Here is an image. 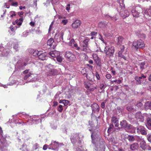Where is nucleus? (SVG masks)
Masks as SVG:
<instances>
[{
	"instance_id": "f257e3e1",
	"label": "nucleus",
	"mask_w": 151,
	"mask_h": 151,
	"mask_svg": "<svg viewBox=\"0 0 151 151\" xmlns=\"http://www.w3.org/2000/svg\"><path fill=\"white\" fill-rule=\"evenodd\" d=\"M18 115L24 119L22 121L23 124H24L29 125H32L33 124H37L39 123H41L42 120L46 116L44 114L29 116L23 112L19 113Z\"/></svg>"
},
{
	"instance_id": "f03ea898",
	"label": "nucleus",
	"mask_w": 151,
	"mask_h": 151,
	"mask_svg": "<svg viewBox=\"0 0 151 151\" xmlns=\"http://www.w3.org/2000/svg\"><path fill=\"white\" fill-rule=\"evenodd\" d=\"M13 60L17 63L15 65V69L14 72L18 73L21 70L24 69V67L28 64L29 59L24 58L17 56L14 57Z\"/></svg>"
},
{
	"instance_id": "7ed1b4c3",
	"label": "nucleus",
	"mask_w": 151,
	"mask_h": 151,
	"mask_svg": "<svg viewBox=\"0 0 151 151\" xmlns=\"http://www.w3.org/2000/svg\"><path fill=\"white\" fill-rule=\"evenodd\" d=\"M71 142L73 144L75 151H82L81 139L79 137L78 133H74L70 137Z\"/></svg>"
},
{
	"instance_id": "20e7f679",
	"label": "nucleus",
	"mask_w": 151,
	"mask_h": 151,
	"mask_svg": "<svg viewBox=\"0 0 151 151\" xmlns=\"http://www.w3.org/2000/svg\"><path fill=\"white\" fill-rule=\"evenodd\" d=\"M124 0H118L120 5V7L121 8L120 10L119 9L118 11L119 12L120 15L123 17V18H125L129 16L130 13L127 10H124L125 9L124 5L123 4Z\"/></svg>"
},
{
	"instance_id": "39448f33",
	"label": "nucleus",
	"mask_w": 151,
	"mask_h": 151,
	"mask_svg": "<svg viewBox=\"0 0 151 151\" xmlns=\"http://www.w3.org/2000/svg\"><path fill=\"white\" fill-rule=\"evenodd\" d=\"M10 45V43H7L5 47L2 44L0 45V57H7L10 55L11 52L9 49L11 47V46H9Z\"/></svg>"
},
{
	"instance_id": "423d86ee",
	"label": "nucleus",
	"mask_w": 151,
	"mask_h": 151,
	"mask_svg": "<svg viewBox=\"0 0 151 151\" xmlns=\"http://www.w3.org/2000/svg\"><path fill=\"white\" fill-rule=\"evenodd\" d=\"M134 17H138L141 13L144 14L143 9L139 6H131L128 8Z\"/></svg>"
},
{
	"instance_id": "0eeeda50",
	"label": "nucleus",
	"mask_w": 151,
	"mask_h": 151,
	"mask_svg": "<svg viewBox=\"0 0 151 151\" xmlns=\"http://www.w3.org/2000/svg\"><path fill=\"white\" fill-rule=\"evenodd\" d=\"M98 133H92L91 135V142L94 144L100 142L101 140L102 141H104V140L101 137V136Z\"/></svg>"
},
{
	"instance_id": "6e6552de",
	"label": "nucleus",
	"mask_w": 151,
	"mask_h": 151,
	"mask_svg": "<svg viewBox=\"0 0 151 151\" xmlns=\"http://www.w3.org/2000/svg\"><path fill=\"white\" fill-rule=\"evenodd\" d=\"M37 74L29 73L24 76V79L27 80L26 83L33 82L37 80Z\"/></svg>"
},
{
	"instance_id": "1a4fd4ad",
	"label": "nucleus",
	"mask_w": 151,
	"mask_h": 151,
	"mask_svg": "<svg viewBox=\"0 0 151 151\" xmlns=\"http://www.w3.org/2000/svg\"><path fill=\"white\" fill-rule=\"evenodd\" d=\"M104 51L107 56H112L114 53V47L111 45L107 46L106 44L104 47Z\"/></svg>"
},
{
	"instance_id": "9d476101",
	"label": "nucleus",
	"mask_w": 151,
	"mask_h": 151,
	"mask_svg": "<svg viewBox=\"0 0 151 151\" xmlns=\"http://www.w3.org/2000/svg\"><path fill=\"white\" fill-rule=\"evenodd\" d=\"M3 133H0V151H7L6 148L4 149H2L8 145L5 139L6 137L3 136Z\"/></svg>"
},
{
	"instance_id": "9b49d317",
	"label": "nucleus",
	"mask_w": 151,
	"mask_h": 151,
	"mask_svg": "<svg viewBox=\"0 0 151 151\" xmlns=\"http://www.w3.org/2000/svg\"><path fill=\"white\" fill-rule=\"evenodd\" d=\"M94 145L93 149L95 151H104L105 147L104 145V141L102 140L100 142L93 144Z\"/></svg>"
},
{
	"instance_id": "f8f14e48",
	"label": "nucleus",
	"mask_w": 151,
	"mask_h": 151,
	"mask_svg": "<svg viewBox=\"0 0 151 151\" xmlns=\"http://www.w3.org/2000/svg\"><path fill=\"white\" fill-rule=\"evenodd\" d=\"M135 117L137 122H143L146 118V114H142L140 111H138L135 114Z\"/></svg>"
},
{
	"instance_id": "ddd939ff",
	"label": "nucleus",
	"mask_w": 151,
	"mask_h": 151,
	"mask_svg": "<svg viewBox=\"0 0 151 151\" xmlns=\"http://www.w3.org/2000/svg\"><path fill=\"white\" fill-rule=\"evenodd\" d=\"M119 47L120 50H119L118 52V56L123 58L125 60H127V57L128 55L127 53V51L124 53L125 49L124 46L123 45H121Z\"/></svg>"
},
{
	"instance_id": "4468645a",
	"label": "nucleus",
	"mask_w": 151,
	"mask_h": 151,
	"mask_svg": "<svg viewBox=\"0 0 151 151\" xmlns=\"http://www.w3.org/2000/svg\"><path fill=\"white\" fill-rule=\"evenodd\" d=\"M134 48L137 50L138 48H143L145 47L144 42L142 40H140L137 41H134L132 44Z\"/></svg>"
},
{
	"instance_id": "2eb2a0df",
	"label": "nucleus",
	"mask_w": 151,
	"mask_h": 151,
	"mask_svg": "<svg viewBox=\"0 0 151 151\" xmlns=\"http://www.w3.org/2000/svg\"><path fill=\"white\" fill-rule=\"evenodd\" d=\"M65 57L70 62H73L76 59V57L71 52L67 51L65 52Z\"/></svg>"
},
{
	"instance_id": "dca6fc26",
	"label": "nucleus",
	"mask_w": 151,
	"mask_h": 151,
	"mask_svg": "<svg viewBox=\"0 0 151 151\" xmlns=\"http://www.w3.org/2000/svg\"><path fill=\"white\" fill-rule=\"evenodd\" d=\"M49 149L58 151L59 147V142L52 140L51 144L49 145Z\"/></svg>"
},
{
	"instance_id": "f3484780",
	"label": "nucleus",
	"mask_w": 151,
	"mask_h": 151,
	"mask_svg": "<svg viewBox=\"0 0 151 151\" xmlns=\"http://www.w3.org/2000/svg\"><path fill=\"white\" fill-rule=\"evenodd\" d=\"M54 68V65L51 64H49L45 66L46 69L48 71L50 76L54 75L55 74L56 70Z\"/></svg>"
},
{
	"instance_id": "a211bd4d",
	"label": "nucleus",
	"mask_w": 151,
	"mask_h": 151,
	"mask_svg": "<svg viewBox=\"0 0 151 151\" xmlns=\"http://www.w3.org/2000/svg\"><path fill=\"white\" fill-rule=\"evenodd\" d=\"M64 32V30H62L60 32L55 34V39L57 42H59L63 41Z\"/></svg>"
},
{
	"instance_id": "6ab92c4d",
	"label": "nucleus",
	"mask_w": 151,
	"mask_h": 151,
	"mask_svg": "<svg viewBox=\"0 0 151 151\" xmlns=\"http://www.w3.org/2000/svg\"><path fill=\"white\" fill-rule=\"evenodd\" d=\"M121 126L123 127L127 128L128 129H132L133 131H135V128L131 124H128L126 120H123L120 122Z\"/></svg>"
},
{
	"instance_id": "aec40b11",
	"label": "nucleus",
	"mask_w": 151,
	"mask_h": 151,
	"mask_svg": "<svg viewBox=\"0 0 151 151\" xmlns=\"http://www.w3.org/2000/svg\"><path fill=\"white\" fill-rule=\"evenodd\" d=\"M81 22L79 20H76L71 25L73 28L76 29L78 28L80 25Z\"/></svg>"
},
{
	"instance_id": "412c9836",
	"label": "nucleus",
	"mask_w": 151,
	"mask_h": 151,
	"mask_svg": "<svg viewBox=\"0 0 151 151\" xmlns=\"http://www.w3.org/2000/svg\"><path fill=\"white\" fill-rule=\"evenodd\" d=\"M39 59L42 60H46L47 59L48 56L46 55V53L45 52H43L42 51L40 52L38 57Z\"/></svg>"
},
{
	"instance_id": "4be33fe9",
	"label": "nucleus",
	"mask_w": 151,
	"mask_h": 151,
	"mask_svg": "<svg viewBox=\"0 0 151 151\" xmlns=\"http://www.w3.org/2000/svg\"><path fill=\"white\" fill-rule=\"evenodd\" d=\"M135 128V131H133L132 129V132H135L136 130H137V132H145V128L144 127L142 126H138L136 128L134 127Z\"/></svg>"
},
{
	"instance_id": "5701e85b",
	"label": "nucleus",
	"mask_w": 151,
	"mask_h": 151,
	"mask_svg": "<svg viewBox=\"0 0 151 151\" xmlns=\"http://www.w3.org/2000/svg\"><path fill=\"white\" fill-rule=\"evenodd\" d=\"M91 107L92 108V111L94 112L97 111L99 112V106L96 103H94L92 105Z\"/></svg>"
},
{
	"instance_id": "b1692460",
	"label": "nucleus",
	"mask_w": 151,
	"mask_h": 151,
	"mask_svg": "<svg viewBox=\"0 0 151 151\" xmlns=\"http://www.w3.org/2000/svg\"><path fill=\"white\" fill-rule=\"evenodd\" d=\"M49 54L52 57L55 58L58 55H60V52L56 50L51 51L49 52Z\"/></svg>"
},
{
	"instance_id": "393cba45",
	"label": "nucleus",
	"mask_w": 151,
	"mask_h": 151,
	"mask_svg": "<svg viewBox=\"0 0 151 151\" xmlns=\"http://www.w3.org/2000/svg\"><path fill=\"white\" fill-rule=\"evenodd\" d=\"M111 121L112 123H114L115 126L117 127L119 125V120L115 116H113L111 119Z\"/></svg>"
},
{
	"instance_id": "a878e982",
	"label": "nucleus",
	"mask_w": 151,
	"mask_h": 151,
	"mask_svg": "<svg viewBox=\"0 0 151 151\" xmlns=\"http://www.w3.org/2000/svg\"><path fill=\"white\" fill-rule=\"evenodd\" d=\"M128 120L132 124H134L137 122V121L134 116H132L130 115H128Z\"/></svg>"
},
{
	"instance_id": "bb28decb",
	"label": "nucleus",
	"mask_w": 151,
	"mask_h": 151,
	"mask_svg": "<svg viewBox=\"0 0 151 151\" xmlns=\"http://www.w3.org/2000/svg\"><path fill=\"white\" fill-rule=\"evenodd\" d=\"M105 18L107 20H111L113 22H115L117 19V18L116 16L113 17H111L109 16V15L106 14L105 15Z\"/></svg>"
},
{
	"instance_id": "cd10ccee",
	"label": "nucleus",
	"mask_w": 151,
	"mask_h": 151,
	"mask_svg": "<svg viewBox=\"0 0 151 151\" xmlns=\"http://www.w3.org/2000/svg\"><path fill=\"white\" fill-rule=\"evenodd\" d=\"M74 4V2L72 1H70L65 6V9L68 12H69L70 9L72 7L73 5Z\"/></svg>"
},
{
	"instance_id": "c85d7f7f",
	"label": "nucleus",
	"mask_w": 151,
	"mask_h": 151,
	"mask_svg": "<svg viewBox=\"0 0 151 151\" xmlns=\"http://www.w3.org/2000/svg\"><path fill=\"white\" fill-rule=\"evenodd\" d=\"M12 45L14 49L16 51H18L19 50V47L17 40H14L12 43Z\"/></svg>"
},
{
	"instance_id": "c756f323",
	"label": "nucleus",
	"mask_w": 151,
	"mask_h": 151,
	"mask_svg": "<svg viewBox=\"0 0 151 151\" xmlns=\"http://www.w3.org/2000/svg\"><path fill=\"white\" fill-rule=\"evenodd\" d=\"M143 15H146L149 16H151V6H150L149 8L143 10Z\"/></svg>"
},
{
	"instance_id": "7c9ffc66",
	"label": "nucleus",
	"mask_w": 151,
	"mask_h": 151,
	"mask_svg": "<svg viewBox=\"0 0 151 151\" xmlns=\"http://www.w3.org/2000/svg\"><path fill=\"white\" fill-rule=\"evenodd\" d=\"M23 20V18L22 17H21L19 19H17L16 20L17 26V27L18 28H19L22 25Z\"/></svg>"
},
{
	"instance_id": "2f4dec72",
	"label": "nucleus",
	"mask_w": 151,
	"mask_h": 151,
	"mask_svg": "<svg viewBox=\"0 0 151 151\" xmlns=\"http://www.w3.org/2000/svg\"><path fill=\"white\" fill-rule=\"evenodd\" d=\"M146 125L149 129H151V119L150 118H147Z\"/></svg>"
},
{
	"instance_id": "473e14b6",
	"label": "nucleus",
	"mask_w": 151,
	"mask_h": 151,
	"mask_svg": "<svg viewBox=\"0 0 151 151\" xmlns=\"http://www.w3.org/2000/svg\"><path fill=\"white\" fill-rule=\"evenodd\" d=\"M138 147L139 145L137 143H134L130 145V149L132 150H137Z\"/></svg>"
},
{
	"instance_id": "72a5a7b5",
	"label": "nucleus",
	"mask_w": 151,
	"mask_h": 151,
	"mask_svg": "<svg viewBox=\"0 0 151 151\" xmlns=\"http://www.w3.org/2000/svg\"><path fill=\"white\" fill-rule=\"evenodd\" d=\"M115 39L117 42V44L121 45V44L122 43L123 41V38L121 36H119L118 37H116L115 38Z\"/></svg>"
},
{
	"instance_id": "f704fd0d",
	"label": "nucleus",
	"mask_w": 151,
	"mask_h": 151,
	"mask_svg": "<svg viewBox=\"0 0 151 151\" xmlns=\"http://www.w3.org/2000/svg\"><path fill=\"white\" fill-rule=\"evenodd\" d=\"M82 50L86 52H89L90 51L89 45H83Z\"/></svg>"
},
{
	"instance_id": "c9c22d12",
	"label": "nucleus",
	"mask_w": 151,
	"mask_h": 151,
	"mask_svg": "<svg viewBox=\"0 0 151 151\" xmlns=\"http://www.w3.org/2000/svg\"><path fill=\"white\" fill-rule=\"evenodd\" d=\"M144 107L146 109L151 110V101H147L145 104Z\"/></svg>"
},
{
	"instance_id": "e433bc0d",
	"label": "nucleus",
	"mask_w": 151,
	"mask_h": 151,
	"mask_svg": "<svg viewBox=\"0 0 151 151\" xmlns=\"http://www.w3.org/2000/svg\"><path fill=\"white\" fill-rule=\"evenodd\" d=\"M9 123H10L11 124V126L13 124H23V122L22 121H21V120L20 119H16L14 121L12 122L11 123V122H10V121H9Z\"/></svg>"
},
{
	"instance_id": "4c0bfd02",
	"label": "nucleus",
	"mask_w": 151,
	"mask_h": 151,
	"mask_svg": "<svg viewBox=\"0 0 151 151\" xmlns=\"http://www.w3.org/2000/svg\"><path fill=\"white\" fill-rule=\"evenodd\" d=\"M140 147L143 150H145L147 149L146 144L145 141L144 140L142 141L140 143Z\"/></svg>"
},
{
	"instance_id": "58836bf2",
	"label": "nucleus",
	"mask_w": 151,
	"mask_h": 151,
	"mask_svg": "<svg viewBox=\"0 0 151 151\" xmlns=\"http://www.w3.org/2000/svg\"><path fill=\"white\" fill-rule=\"evenodd\" d=\"M52 3V4L53 6V9L56 12H57L56 11V10L55 7V5H56L57 4H58L59 3V0H51Z\"/></svg>"
},
{
	"instance_id": "ea45409f",
	"label": "nucleus",
	"mask_w": 151,
	"mask_h": 151,
	"mask_svg": "<svg viewBox=\"0 0 151 151\" xmlns=\"http://www.w3.org/2000/svg\"><path fill=\"white\" fill-rule=\"evenodd\" d=\"M33 52L32 53L33 55L38 58L39 54L40 52H41V51H38L37 50H33Z\"/></svg>"
},
{
	"instance_id": "a19ab883",
	"label": "nucleus",
	"mask_w": 151,
	"mask_h": 151,
	"mask_svg": "<svg viewBox=\"0 0 151 151\" xmlns=\"http://www.w3.org/2000/svg\"><path fill=\"white\" fill-rule=\"evenodd\" d=\"M54 42V40L52 38H50L49 39L47 42V44L48 45L50 46V47H51L52 43Z\"/></svg>"
},
{
	"instance_id": "79ce46f5",
	"label": "nucleus",
	"mask_w": 151,
	"mask_h": 151,
	"mask_svg": "<svg viewBox=\"0 0 151 151\" xmlns=\"http://www.w3.org/2000/svg\"><path fill=\"white\" fill-rule=\"evenodd\" d=\"M33 149L35 150H42V147H40L39 145L37 144H35L33 147Z\"/></svg>"
},
{
	"instance_id": "37998d69",
	"label": "nucleus",
	"mask_w": 151,
	"mask_h": 151,
	"mask_svg": "<svg viewBox=\"0 0 151 151\" xmlns=\"http://www.w3.org/2000/svg\"><path fill=\"white\" fill-rule=\"evenodd\" d=\"M81 73L85 76L87 77V71H86V69L84 68L82 69L81 71Z\"/></svg>"
},
{
	"instance_id": "c03bdc74",
	"label": "nucleus",
	"mask_w": 151,
	"mask_h": 151,
	"mask_svg": "<svg viewBox=\"0 0 151 151\" xmlns=\"http://www.w3.org/2000/svg\"><path fill=\"white\" fill-rule=\"evenodd\" d=\"M134 79L136 81V84H141V82L140 80L138 78V76H136L134 78Z\"/></svg>"
},
{
	"instance_id": "a18cd8bd",
	"label": "nucleus",
	"mask_w": 151,
	"mask_h": 151,
	"mask_svg": "<svg viewBox=\"0 0 151 151\" xmlns=\"http://www.w3.org/2000/svg\"><path fill=\"white\" fill-rule=\"evenodd\" d=\"M29 32L28 31H26L23 32L22 34V37H26L29 35Z\"/></svg>"
},
{
	"instance_id": "49530a36",
	"label": "nucleus",
	"mask_w": 151,
	"mask_h": 151,
	"mask_svg": "<svg viewBox=\"0 0 151 151\" xmlns=\"http://www.w3.org/2000/svg\"><path fill=\"white\" fill-rule=\"evenodd\" d=\"M56 59L58 62L61 63L63 60V58L61 56H60L59 55L57 57Z\"/></svg>"
},
{
	"instance_id": "de8ad7c7",
	"label": "nucleus",
	"mask_w": 151,
	"mask_h": 151,
	"mask_svg": "<svg viewBox=\"0 0 151 151\" xmlns=\"http://www.w3.org/2000/svg\"><path fill=\"white\" fill-rule=\"evenodd\" d=\"M17 28H18V27L17 26L14 27L11 25L9 27V28L11 29V31L13 32H14Z\"/></svg>"
},
{
	"instance_id": "09e8293b",
	"label": "nucleus",
	"mask_w": 151,
	"mask_h": 151,
	"mask_svg": "<svg viewBox=\"0 0 151 151\" xmlns=\"http://www.w3.org/2000/svg\"><path fill=\"white\" fill-rule=\"evenodd\" d=\"M58 111L60 112H61L63 110V106L59 105L57 108Z\"/></svg>"
},
{
	"instance_id": "8fccbe9b",
	"label": "nucleus",
	"mask_w": 151,
	"mask_h": 151,
	"mask_svg": "<svg viewBox=\"0 0 151 151\" xmlns=\"http://www.w3.org/2000/svg\"><path fill=\"white\" fill-rule=\"evenodd\" d=\"M9 14L10 15V17L13 18L14 16H15L16 14L15 13V12L14 11H11L9 12Z\"/></svg>"
},
{
	"instance_id": "3c124183",
	"label": "nucleus",
	"mask_w": 151,
	"mask_h": 151,
	"mask_svg": "<svg viewBox=\"0 0 151 151\" xmlns=\"http://www.w3.org/2000/svg\"><path fill=\"white\" fill-rule=\"evenodd\" d=\"M75 43V41L74 39H72L69 42V45L72 47V46H73V45Z\"/></svg>"
},
{
	"instance_id": "603ef678",
	"label": "nucleus",
	"mask_w": 151,
	"mask_h": 151,
	"mask_svg": "<svg viewBox=\"0 0 151 151\" xmlns=\"http://www.w3.org/2000/svg\"><path fill=\"white\" fill-rule=\"evenodd\" d=\"M114 128V125L113 124H111L109 128H108L107 132H109L112 131V129Z\"/></svg>"
},
{
	"instance_id": "864d4df0",
	"label": "nucleus",
	"mask_w": 151,
	"mask_h": 151,
	"mask_svg": "<svg viewBox=\"0 0 151 151\" xmlns=\"http://www.w3.org/2000/svg\"><path fill=\"white\" fill-rule=\"evenodd\" d=\"M145 65V63L144 62H142L140 64V68L143 70L144 69V66Z\"/></svg>"
},
{
	"instance_id": "5fc2aeb1",
	"label": "nucleus",
	"mask_w": 151,
	"mask_h": 151,
	"mask_svg": "<svg viewBox=\"0 0 151 151\" xmlns=\"http://www.w3.org/2000/svg\"><path fill=\"white\" fill-rule=\"evenodd\" d=\"M72 47L75 48V49L78 50L80 49V48L78 46L77 44L76 43H75L73 45Z\"/></svg>"
},
{
	"instance_id": "6e6d98bb",
	"label": "nucleus",
	"mask_w": 151,
	"mask_h": 151,
	"mask_svg": "<svg viewBox=\"0 0 151 151\" xmlns=\"http://www.w3.org/2000/svg\"><path fill=\"white\" fill-rule=\"evenodd\" d=\"M68 22V20L67 19H63L62 20L61 23L63 25H65Z\"/></svg>"
},
{
	"instance_id": "4d7b16f0",
	"label": "nucleus",
	"mask_w": 151,
	"mask_h": 151,
	"mask_svg": "<svg viewBox=\"0 0 151 151\" xmlns=\"http://www.w3.org/2000/svg\"><path fill=\"white\" fill-rule=\"evenodd\" d=\"M61 93L60 92H58L56 94V95H55V99H58V98L59 97V95Z\"/></svg>"
},
{
	"instance_id": "13d9d810",
	"label": "nucleus",
	"mask_w": 151,
	"mask_h": 151,
	"mask_svg": "<svg viewBox=\"0 0 151 151\" xmlns=\"http://www.w3.org/2000/svg\"><path fill=\"white\" fill-rule=\"evenodd\" d=\"M128 139L129 141H133L134 140V138L133 136H129Z\"/></svg>"
},
{
	"instance_id": "bf43d9fd",
	"label": "nucleus",
	"mask_w": 151,
	"mask_h": 151,
	"mask_svg": "<svg viewBox=\"0 0 151 151\" xmlns=\"http://www.w3.org/2000/svg\"><path fill=\"white\" fill-rule=\"evenodd\" d=\"M95 76L98 80H99L100 79V76L97 72H96L95 73Z\"/></svg>"
},
{
	"instance_id": "052dcab7",
	"label": "nucleus",
	"mask_w": 151,
	"mask_h": 151,
	"mask_svg": "<svg viewBox=\"0 0 151 151\" xmlns=\"http://www.w3.org/2000/svg\"><path fill=\"white\" fill-rule=\"evenodd\" d=\"M18 3L17 2H13L11 4V5L12 6L17 7L18 6Z\"/></svg>"
},
{
	"instance_id": "680f3d73",
	"label": "nucleus",
	"mask_w": 151,
	"mask_h": 151,
	"mask_svg": "<svg viewBox=\"0 0 151 151\" xmlns=\"http://www.w3.org/2000/svg\"><path fill=\"white\" fill-rule=\"evenodd\" d=\"M95 61L96 64H97V65H98L99 66H100V61L98 60V59H94Z\"/></svg>"
},
{
	"instance_id": "e2e57ef3",
	"label": "nucleus",
	"mask_w": 151,
	"mask_h": 151,
	"mask_svg": "<svg viewBox=\"0 0 151 151\" xmlns=\"http://www.w3.org/2000/svg\"><path fill=\"white\" fill-rule=\"evenodd\" d=\"M89 40L88 39H87L85 40L83 42V43L84 44L83 45H88V42L89 41Z\"/></svg>"
},
{
	"instance_id": "0e129e2a",
	"label": "nucleus",
	"mask_w": 151,
	"mask_h": 151,
	"mask_svg": "<svg viewBox=\"0 0 151 151\" xmlns=\"http://www.w3.org/2000/svg\"><path fill=\"white\" fill-rule=\"evenodd\" d=\"M70 101L67 100H64L63 104L65 106H67L68 105Z\"/></svg>"
},
{
	"instance_id": "69168bd1",
	"label": "nucleus",
	"mask_w": 151,
	"mask_h": 151,
	"mask_svg": "<svg viewBox=\"0 0 151 151\" xmlns=\"http://www.w3.org/2000/svg\"><path fill=\"white\" fill-rule=\"evenodd\" d=\"M139 37L143 39H145L146 38V36L145 35L143 34H141L138 35Z\"/></svg>"
},
{
	"instance_id": "338daca9",
	"label": "nucleus",
	"mask_w": 151,
	"mask_h": 151,
	"mask_svg": "<svg viewBox=\"0 0 151 151\" xmlns=\"http://www.w3.org/2000/svg\"><path fill=\"white\" fill-rule=\"evenodd\" d=\"M143 106V104L140 102L138 103L136 105V106L138 107H141Z\"/></svg>"
},
{
	"instance_id": "774afa93",
	"label": "nucleus",
	"mask_w": 151,
	"mask_h": 151,
	"mask_svg": "<svg viewBox=\"0 0 151 151\" xmlns=\"http://www.w3.org/2000/svg\"><path fill=\"white\" fill-rule=\"evenodd\" d=\"M49 145L45 144L44 145L43 147V150H46L47 148L49 149Z\"/></svg>"
}]
</instances>
